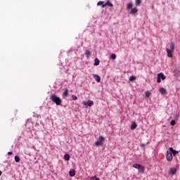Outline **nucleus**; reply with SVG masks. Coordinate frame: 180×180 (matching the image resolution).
Listing matches in <instances>:
<instances>
[{
    "label": "nucleus",
    "instance_id": "obj_1",
    "mask_svg": "<svg viewBox=\"0 0 180 180\" xmlns=\"http://www.w3.org/2000/svg\"><path fill=\"white\" fill-rule=\"evenodd\" d=\"M49 99L52 101L53 103H56V105H57L58 106H60V105H61V98L56 96V94L51 95Z\"/></svg>",
    "mask_w": 180,
    "mask_h": 180
},
{
    "label": "nucleus",
    "instance_id": "obj_2",
    "mask_svg": "<svg viewBox=\"0 0 180 180\" xmlns=\"http://www.w3.org/2000/svg\"><path fill=\"white\" fill-rule=\"evenodd\" d=\"M170 49H166V51L167 53V57H172V53H174V51L175 50V43L171 42L170 43Z\"/></svg>",
    "mask_w": 180,
    "mask_h": 180
},
{
    "label": "nucleus",
    "instance_id": "obj_3",
    "mask_svg": "<svg viewBox=\"0 0 180 180\" xmlns=\"http://www.w3.org/2000/svg\"><path fill=\"white\" fill-rule=\"evenodd\" d=\"M104 141H105V138L102 136H100L98 137V141L95 142V146H96V147H99V146H103Z\"/></svg>",
    "mask_w": 180,
    "mask_h": 180
},
{
    "label": "nucleus",
    "instance_id": "obj_4",
    "mask_svg": "<svg viewBox=\"0 0 180 180\" xmlns=\"http://www.w3.org/2000/svg\"><path fill=\"white\" fill-rule=\"evenodd\" d=\"M165 157H166L167 161H168L169 162H171V161H172L173 160L172 153H171L170 150L167 151L165 154Z\"/></svg>",
    "mask_w": 180,
    "mask_h": 180
},
{
    "label": "nucleus",
    "instance_id": "obj_5",
    "mask_svg": "<svg viewBox=\"0 0 180 180\" xmlns=\"http://www.w3.org/2000/svg\"><path fill=\"white\" fill-rule=\"evenodd\" d=\"M167 78V77L164 75V73L160 72L158 75V84H160V82H161V79H162V81H164V79H165Z\"/></svg>",
    "mask_w": 180,
    "mask_h": 180
},
{
    "label": "nucleus",
    "instance_id": "obj_6",
    "mask_svg": "<svg viewBox=\"0 0 180 180\" xmlns=\"http://www.w3.org/2000/svg\"><path fill=\"white\" fill-rule=\"evenodd\" d=\"M94 105V101L89 100L87 102L83 101L82 102V105L83 106H93Z\"/></svg>",
    "mask_w": 180,
    "mask_h": 180
},
{
    "label": "nucleus",
    "instance_id": "obj_7",
    "mask_svg": "<svg viewBox=\"0 0 180 180\" xmlns=\"http://www.w3.org/2000/svg\"><path fill=\"white\" fill-rule=\"evenodd\" d=\"M169 175H175L176 174V168L172 167L169 169Z\"/></svg>",
    "mask_w": 180,
    "mask_h": 180
},
{
    "label": "nucleus",
    "instance_id": "obj_8",
    "mask_svg": "<svg viewBox=\"0 0 180 180\" xmlns=\"http://www.w3.org/2000/svg\"><path fill=\"white\" fill-rule=\"evenodd\" d=\"M170 153L172 154H173L174 156L176 155V154H178L179 152H178V150H174V148L172 147H170L169 148Z\"/></svg>",
    "mask_w": 180,
    "mask_h": 180
},
{
    "label": "nucleus",
    "instance_id": "obj_9",
    "mask_svg": "<svg viewBox=\"0 0 180 180\" xmlns=\"http://www.w3.org/2000/svg\"><path fill=\"white\" fill-rule=\"evenodd\" d=\"M105 6H110L113 8V4L110 3V1H108L105 4H103V8H105Z\"/></svg>",
    "mask_w": 180,
    "mask_h": 180
},
{
    "label": "nucleus",
    "instance_id": "obj_10",
    "mask_svg": "<svg viewBox=\"0 0 180 180\" xmlns=\"http://www.w3.org/2000/svg\"><path fill=\"white\" fill-rule=\"evenodd\" d=\"M137 12H139V10L137 9V8L134 7L131 8V15H134V13H137Z\"/></svg>",
    "mask_w": 180,
    "mask_h": 180
},
{
    "label": "nucleus",
    "instance_id": "obj_11",
    "mask_svg": "<svg viewBox=\"0 0 180 180\" xmlns=\"http://www.w3.org/2000/svg\"><path fill=\"white\" fill-rule=\"evenodd\" d=\"M94 78L96 82H101V77L98 75H94Z\"/></svg>",
    "mask_w": 180,
    "mask_h": 180
},
{
    "label": "nucleus",
    "instance_id": "obj_12",
    "mask_svg": "<svg viewBox=\"0 0 180 180\" xmlns=\"http://www.w3.org/2000/svg\"><path fill=\"white\" fill-rule=\"evenodd\" d=\"M70 176H75V169H71L69 172Z\"/></svg>",
    "mask_w": 180,
    "mask_h": 180
},
{
    "label": "nucleus",
    "instance_id": "obj_13",
    "mask_svg": "<svg viewBox=\"0 0 180 180\" xmlns=\"http://www.w3.org/2000/svg\"><path fill=\"white\" fill-rule=\"evenodd\" d=\"M159 92L162 94V95H165L167 94V90L164 88H160Z\"/></svg>",
    "mask_w": 180,
    "mask_h": 180
},
{
    "label": "nucleus",
    "instance_id": "obj_14",
    "mask_svg": "<svg viewBox=\"0 0 180 180\" xmlns=\"http://www.w3.org/2000/svg\"><path fill=\"white\" fill-rule=\"evenodd\" d=\"M141 167V165H139V164H137V163H135L133 165V167L135 168L136 169H140V167Z\"/></svg>",
    "mask_w": 180,
    "mask_h": 180
},
{
    "label": "nucleus",
    "instance_id": "obj_15",
    "mask_svg": "<svg viewBox=\"0 0 180 180\" xmlns=\"http://www.w3.org/2000/svg\"><path fill=\"white\" fill-rule=\"evenodd\" d=\"M144 169H145V168H144V166H143V165H141V167H139V172H140L141 174H144Z\"/></svg>",
    "mask_w": 180,
    "mask_h": 180
},
{
    "label": "nucleus",
    "instance_id": "obj_16",
    "mask_svg": "<svg viewBox=\"0 0 180 180\" xmlns=\"http://www.w3.org/2000/svg\"><path fill=\"white\" fill-rule=\"evenodd\" d=\"M127 9H131L133 8V3L129 2L127 4Z\"/></svg>",
    "mask_w": 180,
    "mask_h": 180
},
{
    "label": "nucleus",
    "instance_id": "obj_17",
    "mask_svg": "<svg viewBox=\"0 0 180 180\" xmlns=\"http://www.w3.org/2000/svg\"><path fill=\"white\" fill-rule=\"evenodd\" d=\"M136 127H137V124H136V122L132 123L131 125V130H134Z\"/></svg>",
    "mask_w": 180,
    "mask_h": 180
},
{
    "label": "nucleus",
    "instance_id": "obj_18",
    "mask_svg": "<svg viewBox=\"0 0 180 180\" xmlns=\"http://www.w3.org/2000/svg\"><path fill=\"white\" fill-rule=\"evenodd\" d=\"M63 96H65V97L68 96V89H66L65 91L63 93Z\"/></svg>",
    "mask_w": 180,
    "mask_h": 180
},
{
    "label": "nucleus",
    "instance_id": "obj_19",
    "mask_svg": "<svg viewBox=\"0 0 180 180\" xmlns=\"http://www.w3.org/2000/svg\"><path fill=\"white\" fill-rule=\"evenodd\" d=\"M64 159L65 160V161H70V155L65 154L64 155Z\"/></svg>",
    "mask_w": 180,
    "mask_h": 180
},
{
    "label": "nucleus",
    "instance_id": "obj_20",
    "mask_svg": "<svg viewBox=\"0 0 180 180\" xmlns=\"http://www.w3.org/2000/svg\"><path fill=\"white\" fill-rule=\"evenodd\" d=\"M15 162H20V158H19V156L16 155L15 156Z\"/></svg>",
    "mask_w": 180,
    "mask_h": 180
},
{
    "label": "nucleus",
    "instance_id": "obj_21",
    "mask_svg": "<svg viewBox=\"0 0 180 180\" xmlns=\"http://www.w3.org/2000/svg\"><path fill=\"white\" fill-rule=\"evenodd\" d=\"M99 63H100L99 59H98V58H96L94 60V65H98Z\"/></svg>",
    "mask_w": 180,
    "mask_h": 180
},
{
    "label": "nucleus",
    "instance_id": "obj_22",
    "mask_svg": "<svg viewBox=\"0 0 180 180\" xmlns=\"http://www.w3.org/2000/svg\"><path fill=\"white\" fill-rule=\"evenodd\" d=\"M129 81H130L131 82H133V81H136V77H135V76H131V77H129Z\"/></svg>",
    "mask_w": 180,
    "mask_h": 180
},
{
    "label": "nucleus",
    "instance_id": "obj_23",
    "mask_svg": "<svg viewBox=\"0 0 180 180\" xmlns=\"http://www.w3.org/2000/svg\"><path fill=\"white\" fill-rule=\"evenodd\" d=\"M151 95V93H150V91H146L145 93V97L146 98H150V96Z\"/></svg>",
    "mask_w": 180,
    "mask_h": 180
},
{
    "label": "nucleus",
    "instance_id": "obj_24",
    "mask_svg": "<svg viewBox=\"0 0 180 180\" xmlns=\"http://www.w3.org/2000/svg\"><path fill=\"white\" fill-rule=\"evenodd\" d=\"M85 56H86V57H89V56H91V51L86 50L85 51Z\"/></svg>",
    "mask_w": 180,
    "mask_h": 180
},
{
    "label": "nucleus",
    "instance_id": "obj_25",
    "mask_svg": "<svg viewBox=\"0 0 180 180\" xmlns=\"http://www.w3.org/2000/svg\"><path fill=\"white\" fill-rule=\"evenodd\" d=\"M141 4V0H136V6H140Z\"/></svg>",
    "mask_w": 180,
    "mask_h": 180
},
{
    "label": "nucleus",
    "instance_id": "obj_26",
    "mask_svg": "<svg viewBox=\"0 0 180 180\" xmlns=\"http://www.w3.org/2000/svg\"><path fill=\"white\" fill-rule=\"evenodd\" d=\"M97 5H98V6H102V8H103V5H105V4H104V2H103V1H98V4H97Z\"/></svg>",
    "mask_w": 180,
    "mask_h": 180
},
{
    "label": "nucleus",
    "instance_id": "obj_27",
    "mask_svg": "<svg viewBox=\"0 0 180 180\" xmlns=\"http://www.w3.org/2000/svg\"><path fill=\"white\" fill-rule=\"evenodd\" d=\"M110 58H112V60H116V54L115 53L111 54Z\"/></svg>",
    "mask_w": 180,
    "mask_h": 180
},
{
    "label": "nucleus",
    "instance_id": "obj_28",
    "mask_svg": "<svg viewBox=\"0 0 180 180\" xmlns=\"http://www.w3.org/2000/svg\"><path fill=\"white\" fill-rule=\"evenodd\" d=\"M90 180H100L99 178L96 177V176H92L90 178Z\"/></svg>",
    "mask_w": 180,
    "mask_h": 180
},
{
    "label": "nucleus",
    "instance_id": "obj_29",
    "mask_svg": "<svg viewBox=\"0 0 180 180\" xmlns=\"http://www.w3.org/2000/svg\"><path fill=\"white\" fill-rule=\"evenodd\" d=\"M175 124H176L175 120H172L171 121V125H172V126H175Z\"/></svg>",
    "mask_w": 180,
    "mask_h": 180
},
{
    "label": "nucleus",
    "instance_id": "obj_30",
    "mask_svg": "<svg viewBox=\"0 0 180 180\" xmlns=\"http://www.w3.org/2000/svg\"><path fill=\"white\" fill-rule=\"evenodd\" d=\"M72 98L73 101H77V99H78V97H77L76 96H72Z\"/></svg>",
    "mask_w": 180,
    "mask_h": 180
},
{
    "label": "nucleus",
    "instance_id": "obj_31",
    "mask_svg": "<svg viewBox=\"0 0 180 180\" xmlns=\"http://www.w3.org/2000/svg\"><path fill=\"white\" fill-rule=\"evenodd\" d=\"M145 146H146V143H142V144L140 145V147L143 148V147H144Z\"/></svg>",
    "mask_w": 180,
    "mask_h": 180
},
{
    "label": "nucleus",
    "instance_id": "obj_32",
    "mask_svg": "<svg viewBox=\"0 0 180 180\" xmlns=\"http://www.w3.org/2000/svg\"><path fill=\"white\" fill-rule=\"evenodd\" d=\"M13 153L12 152H8V155H12Z\"/></svg>",
    "mask_w": 180,
    "mask_h": 180
},
{
    "label": "nucleus",
    "instance_id": "obj_33",
    "mask_svg": "<svg viewBox=\"0 0 180 180\" xmlns=\"http://www.w3.org/2000/svg\"><path fill=\"white\" fill-rule=\"evenodd\" d=\"M2 175V172L0 171V176Z\"/></svg>",
    "mask_w": 180,
    "mask_h": 180
}]
</instances>
